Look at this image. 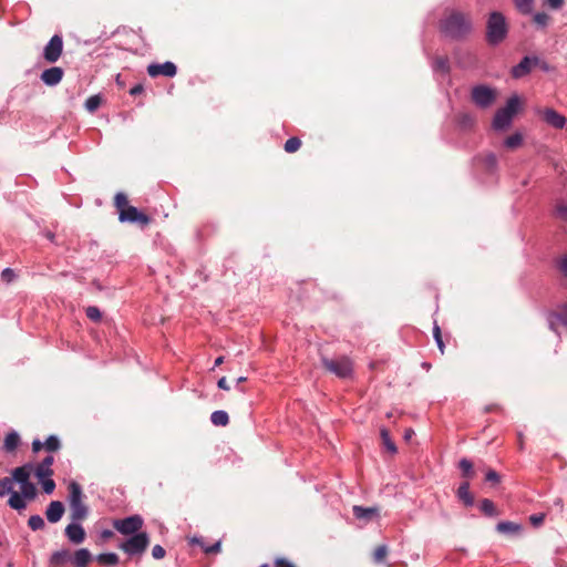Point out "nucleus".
Listing matches in <instances>:
<instances>
[{"mask_svg":"<svg viewBox=\"0 0 567 567\" xmlns=\"http://www.w3.org/2000/svg\"><path fill=\"white\" fill-rule=\"evenodd\" d=\"M533 20L534 22L536 23V25L538 28H546L548 25V22L550 20L549 16L545 12H536L534 16H533Z\"/></svg>","mask_w":567,"mask_h":567,"instance_id":"obj_40","label":"nucleus"},{"mask_svg":"<svg viewBox=\"0 0 567 567\" xmlns=\"http://www.w3.org/2000/svg\"><path fill=\"white\" fill-rule=\"evenodd\" d=\"M101 101L100 95H92L86 99L84 106L89 112L93 113L100 107Z\"/></svg>","mask_w":567,"mask_h":567,"instance_id":"obj_38","label":"nucleus"},{"mask_svg":"<svg viewBox=\"0 0 567 567\" xmlns=\"http://www.w3.org/2000/svg\"><path fill=\"white\" fill-rule=\"evenodd\" d=\"M529 520L533 526L537 527L544 522V515L543 514L532 515Z\"/></svg>","mask_w":567,"mask_h":567,"instance_id":"obj_56","label":"nucleus"},{"mask_svg":"<svg viewBox=\"0 0 567 567\" xmlns=\"http://www.w3.org/2000/svg\"><path fill=\"white\" fill-rule=\"evenodd\" d=\"M64 505L60 501H52L45 511V517L49 523H58L64 514Z\"/></svg>","mask_w":567,"mask_h":567,"instance_id":"obj_20","label":"nucleus"},{"mask_svg":"<svg viewBox=\"0 0 567 567\" xmlns=\"http://www.w3.org/2000/svg\"><path fill=\"white\" fill-rule=\"evenodd\" d=\"M508 34V25L503 13L493 11L486 22V41L489 45L496 47L502 43Z\"/></svg>","mask_w":567,"mask_h":567,"instance_id":"obj_2","label":"nucleus"},{"mask_svg":"<svg viewBox=\"0 0 567 567\" xmlns=\"http://www.w3.org/2000/svg\"><path fill=\"white\" fill-rule=\"evenodd\" d=\"M53 462L54 457L52 455H48L41 461V463L38 464L34 471V474L38 480L51 477L53 475V471L51 468Z\"/></svg>","mask_w":567,"mask_h":567,"instance_id":"obj_21","label":"nucleus"},{"mask_svg":"<svg viewBox=\"0 0 567 567\" xmlns=\"http://www.w3.org/2000/svg\"><path fill=\"white\" fill-rule=\"evenodd\" d=\"M520 106L519 97L517 95L511 96L504 107H501L496 111L492 126L495 131H505L507 130L516 113L518 112Z\"/></svg>","mask_w":567,"mask_h":567,"instance_id":"obj_4","label":"nucleus"},{"mask_svg":"<svg viewBox=\"0 0 567 567\" xmlns=\"http://www.w3.org/2000/svg\"><path fill=\"white\" fill-rule=\"evenodd\" d=\"M555 215L561 220L567 221V203H558L555 207Z\"/></svg>","mask_w":567,"mask_h":567,"instance_id":"obj_45","label":"nucleus"},{"mask_svg":"<svg viewBox=\"0 0 567 567\" xmlns=\"http://www.w3.org/2000/svg\"><path fill=\"white\" fill-rule=\"evenodd\" d=\"M12 493H17L13 491V480L8 476L0 478V497H4L7 495L10 497Z\"/></svg>","mask_w":567,"mask_h":567,"instance_id":"obj_33","label":"nucleus"},{"mask_svg":"<svg viewBox=\"0 0 567 567\" xmlns=\"http://www.w3.org/2000/svg\"><path fill=\"white\" fill-rule=\"evenodd\" d=\"M210 422L216 426H226L229 423L228 413L224 410L214 411L210 414Z\"/></svg>","mask_w":567,"mask_h":567,"instance_id":"obj_28","label":"nucleus"},{"mask_svg":"<svg viewBox=\"0 0 567 567\" xmlns=\"http://www.w3.org/2000/svg\"><path fill=\"white\" fill-rule=\"evenodd\" d=\"M475 123V118L473 117V115L468 114V113H463L458 116V124L463 127V128H471Z\"/></svg>","mask_w":567,"mask_h":567,"instance_id":"obj_42","label":"nucleus"},{"mask_svg":"<svg viewBox=\"0 0 567 567\" xmlns=\"http://www.w3.org/2000/svg\"><path fill=\"white\" fill-rule=\"evenodd\" d=\"M143 518L140 515H132L122 519H116L113 523L114 528L123 535H134L143 526Z\"/></svg>","mask_w":567,"mask_h":567,"instance_id":"obj_9","label":"nucleus"},{"mask_svg":"<svg viewBox=\"0 0 567 567\" xmlns=\"http://www.w3.org/2000/svg\"><path fill=\"white\" fill-rule=\"evenodd\" d=\"M92 559V555L87 548H80L75 550L72 556L71 563L74 567H86Z\"/></svg>","mask_w":567,"mask_h":567,"instance_id":"obj_23","label":"nucleus"},{"mask_svg":"<svg viewBox=\"0 0 567 567\" xmlns=\"http://www.w3.org/2000/svg\"><path fill=\"white\" fill-rule=\"evenodd\" d=\"M321 363L326 370L340 379L350 378L353 373L352 361L344 355L337 359L321 357Z\"/></svg>","mask_w":567,"mask_h":567,"instance_id":"obj_6","label":"nucleus"},{"mask_svg":"<svg viewBox=\"0 0 567 567\" xmlns=\"http://www.w3.org/2000/svg\"><path fill=\"white\" fill-rule=\"evenodd\" d=\"M274 564L276 567H296L295 564H292L286 558H276Z\"/></svg>","mask_w":567,"mask_h":567,"instance_id":"obj_53","label":"nucleus"},{"mask_svg":"<svg viewBox=\"0 0 567 567\" xmlns=\"http://www.w3.org/2000/svg\"><path fill=\"white\" fill-rule=\"evenodd\" d=\"M20 493H12L8 499V506L19 513L27 508L28 502H32L38 497V488L34 483L23 485Z\"/></svg>","mask_w":567,"mask_h":567,"instance_id":"obj_5","label":"nucleus"},{"mask_svg":"<svg viewBox=\"0 0 567 567\" xmlns=\"http://www.w3.org/2000/svg\"><path fill=\"white\" fill-rule=\"evenodd\" d=\"M547 321L549 329L557 334H559L557 324H561L567 330V302L559 305L555 311L550 312Z\"/></svg>","mask_w":567,"mask_h":567,"instance_id":"obj_13","label":"nucleus"},{"mask_svg":"<svg viewBox=\"0 0 567 567\" xmlns=\"http://www.w3.org/2000/svg\"><path fill=\"white\" fill-rule=\"evenodd\" d=\"M84 495L79 483L72 481L69 484L70 518L73 522H82L89 516V507L83 502Z\"/></svg>","mask_w":567,"mask_h":567,"instance_id":"obj_3","label":"nucleus"},{"mask_svg":"<svg viewBox=\"0 0 567 567\" xmlns=\"http://www.w3.org/2000/svg\"><path fill=\"white\" fill-rule=\"evenodd\" d=\"M43 235H44V237H45L47 239H49L51 243H53V241H54L55 235H54V233H52L51 230H45V231L43 233Z\"/></svg>","mask_w":567,"mask_h":567,"instance_id":"obj_62","label":"nucleus"},{"mask_svg":"<svg viewBox=\"0 0 567 567\" xmlns=\"http://www.w3.org/2000/svg\"><path fill=\"white\" fill-rule=\"evenodd\" d=\"M165 549L161 545H155L152 549V556L154 559H162L165 557Z\"/></svg>","mask_w":567,"mask_h":567,"instance_id":"obj_50","label":"nucleus"},{"mask_svg":"<svg viewBox=\"0 0 567 567\" xmlns=\"http://www.w3.org/2000/svg\"><path fill=\"white\" fill-rule=\"evenodd\" d=\"M118 219L121 223H133V224H142L147 225L150 223V217L138 210L134 206H127L120 212Z\"/></svg>","mask_w":567,"mask_h":567,"instance_id":"obj_12","label":"nucleus"},{"mask_svg":"<svg viewBox=\"0 0 567 567\" xmlns=\"http://www.w3.org/2000/svg\"><path fill=\"white\" fill-rule=\"evenodd\" d=\"M115 206L120 209V212L122 209H124L125 207L130 206L128 205V200H127V197L125 194L123 193H117L115 195Z\"/></svg>","mask_w":567,"mask_h":567,"instance_id":"obj_47","label":"nucleus"},{"mask_svg":"<svg viewBox=\"0 0 567 567\" xmlns=\"http://www.w3.org/2000/svg\"><path fill=\"white\" fill-rule=\"evenodd\" d=\"M540 63V59L536 55H526L520 62L514 65L511 70V75L514 79H522L532 72L534 66H537Z\"/></svg>","mask_w":567,"mask_h":567,"instance_id":"obj_11","label":"nucleus"},{"mask_svg":"<svg viewBox=\"0 0 567 567\" xmlns=\"http://www.w3.org/2000/svg\"><path fill=\"white\" fill-rule=\"evenodd\" d=\"M471 97L477 107L487 109L495 102L496 92L485 84H478L472 87Z\"/></svg>","mask_w":567,"mask_h":567,"instance_id":"obj_8","label":"nucleus"},{"mask_svg":"<svg viewBox=\"0 0 567 567\" xmlns=\"http://www.w3.org/2000/svg\"><path fill=\"white\" fill-rule=\"evenodd\" d=\"M28 526L30 527V529H32L33 532H37V530H40V529H43L44 526H45V523H44V519L42 518V516L40 515H31L28 519Z\"/></svg>","mask_w":567,"mask_h":567,"instance_id":"obj_36","label":"nucleus"},{"mask_svg":"<svg viewBox=\"0 0 567 567\" xmlns=\"http://www.w3.org/2000/svg\"><path fill=\"white\" fill-rule=\"evenodd\" d=\"M414 434L415 433H414V431L412 429H406L404 431V440L405 441H410Z\"/></svg>","mask_w":567,"mask_h":567,"instance_id":"obj_61","label":"nucleus"},{"mask_svg":"<svg viewBox=\"0 0 567 567\" xmlns=\"http://www.w3.org/2000/svg\"><path fill=\"white\" fill-rule=\"evenodd\" d=\"M538 65L542 68L543 71H545V72L549 71V65L547 62L540 60V63Z\"/></svg>","mask_w":567,"mask_h":567,"instance_id":"obj_63","label":"nucleus"},{"mask_svg":"<svg viewBox=\"0 0 567 567\" xmlns=\"http://www.w3.org/2000/svg\"><path fill=\"white\" fill-rule=\"evenodd\" d=\"M377 514L378 509L375 507H363L359 505L353 506V515L358 519L369 520Z\"/></svg>","mask_w":567,"mask_h":567,"instance_id":"obj_26","label":"nucleus"},{"mask_svg":"<svg viewBox=\"0 0 567 567\" xmlns=\"http://www.w3.org/2000/svg\"><path fill=\"white\" fill-rule=\"evenodd\" d=\"M32 468H33V466L30 463H27L22 466L16 467L11 473L12 474L11 480H13V483L19 484L20 488L23 485L30 484L31 483L30 476H31Z\"/></svg>","mask_w":567,"mask_h":567,"instance_id":"obj_18","label":"nucleus"},{"mask_svg":"<svg viewBox=\"0 0 567 567\" xmlns=\"http://www.w3.org/2000/svg\"><path fill=\"white\" fill-rule=\"evenodd\" d=\"M150 544V537L146 532H140L132 535L125 542L120 544V548L130 556L142 555Z\"/></svg>","mask_w":567,"mask_h":567,"instance_id":"obj_7","label":"nucleus"},{"mask_svg":"<svg viewBox=\"0 0 567 567\" xmlns=\"http://www.w3.org/2000/svg\"><path fill=\"white\" fill-rule=\"evenodd\" d=\"M224 361V357H218L216 360H215V363H214V367H218L223 363Z\"/></svg>","mask_w":567,"mask_h":567,"instance_id":"obj_64","label":"nucleus"},{"mask_svg":"<svg viewBox=\"0 0 567 567\" xmlns=\"http://www.w3.org/2000/svg\"><path fill=\"white\" fill-rule=\"evenodd\" d=\"M301 141L298 137H290L285 143V151L287 153H293L299 150Z\"/></svg>","mask_w":567,"mask_h":567,"instance_id":"obj_41","label":"nucleus"},{"mask_svg":"<svg viewBox=\"0 0 567 567\" xmlns=\"http://www.w3.org/2000/svg\"><path fill=\"white\" fill-rule=\"evenodd\" d=\"M86 317L93 321H97L101 319L102 313L100 309L95 306H90L85 310Z\"/></svg>","mask_w":567,"mask_h":567,"instance_id":"obj_46","label":"nucleus"},{"mask_svg":"<svg viewBox=\"0 0 567 567\" xmlns=\"http://www.w3.org/2000/svg\"><path fill=\"white\" fill-rule=\"evenodd\" d=\"M456 495H457L458 499L462 501L465 506L471 507L474 505V497L470 492V482L468 481L463 482L458 486Z\"/></svg>","mask_w":567,"mask_h":567,"instance_id":"obj_25","label":"nucleus"},{"mask_svg":"<svg viewBox=\"0 0 567 567\" xmlns=\"http://www.w3.org/2000/svg\"><path fill=\"white\" fill-rule=\"evenodd\" d=\"M516 8L523 14H529L533 10L534 0H514Z\"/></svg>","mask_w":567,"mask_h":567,"instance_id":"obj_37","label":"nucleus"},{"mask_svg":"<svg viewBox=\"0 0 567 567\" xmlns=\"http://www.w3.org/2000/svg\"><path fill=\"white\" fill-rule=\"evenodd\" d=\"M380 435H381V440H382V443H383L384 447L391 454H395L398 452V449H396L395 443L392 441V439L390 436V432L385 427H382L380 430Z\"/></svg>","mask_w":567,"mask_h":567,"instance_id":"obj_31","label":"nucleus"},{"mask_svg":"<svg viewBox=\"0 0 567 567\" xmlns=\"http://www.w3.org/2000/svg\"><path fill=\"white\" fill-rule=\"evenodd\" d=\"M189 544L197 545V546L202 547L203 550H204V547L208 546L205 544L203 537H199V536H193L192 538H189Z\"/></svg>","mask_w":567,"mask_h":567,"instance_id":"obj_55","label":"nucleus"},{"mask_svg":"<svg viewBox=\"0 0 567 567\" xmlns=\"http://www.w3.org/2000/svg\"><path fill=\"white\" fill-rule=\"evenodd\" d=\"M431 68L434 74H442L449 76L451 72L450 61L446 56H436L431 62Z\"/></svg>","mask_w":567,"mask_h":567,"instance_id":"obj_22","label":"nucleus"},{"mask_svg":"<svg viewBox=\"0 0 567 567\" xmlns=\"http://www.w3.org/2000/svg\"><path fill=\"white\" fill-rule=\"evenodd\" d=\"M20 442H21V440H20L19 433L16 431H11L10 433H8L6 435L3 449L7 452H13L18 449V446L20 445Z\"/></svg>","mask_w":567,"mask_h":567,"instance_id":"obj_27","label":"nucleus"},{"mask_svg":"<svg viewBox=\"0 0 567 567\" xmlns=\"http://www.w3.org/2000/svg\"><path fill=\"white\" fill-rule=\"evenodd\" d=\"M503 144L508 150H515L523 144V134L519 132H516V133L507 136L504 140Z\"/></svg>","mask_w":567,"mask_h":567,"instance_id":"obj_30","label":"nucleus"},{"mask_svg":"<svg viewBox=\"0 0 567 567\" xmlns=\"http://www.w3.org/2000/svg\"><path fill=\"white\" fill-rule=\"evenodd\" d=\"M147 73L152 78H156L158 75H164V76H167V78H173L177 73V68L171 61H166V62H164L162 64L152 63V64H150L147 66Z\"/></svg>","mask_w":567,"mask_h":567,"instance_id":"obj_14","label":"nucleus"},{"mask_svg":"<svg viewBox=\"0 0 567 567\" xmlns=\"http://www.w3.org/2000/svg\"><path fill=\"white\" fill-rule=\"evenodd\" d=\"M71 559L72 555L69 549L62 548L55 550L49 558V567H64Z\"/></svg>","mask_w":567,"mask_h":567,"instance_id":"obj_19","label":"nucleus"},{"mask_svg":"<svg viewBox=\"0 0 567 567\" xmlns=\"http://www.w3.org/2000/svg\"><path fill=\"white\" fill-rule=\"evenodd\" d=\"M433 337H434L437 348L440 349L441 353H443L445 346L442 340L441 329L436 323H434V327H433Z\"/></svg>","mask_w":567,"mask_h":567,"instance_id":"obj_44","label":"nucleus"},{"mask_svg":"<svg viewBox=\"0 0 567 567\" xmlns=\"http://www.w3.org/2000/svg\"><path fill=\"white\" fill-rule=\"evenodd\" d=\"M496 530L504 535H516L522 532V525L511 520H502L496 525Z\"/></svg>","mask_w":567,"mask_h":567,"instance_id":"obj_24","label":"nucleus"},{"mask_svg":"<svg viewBox=\"0 0 567 567\" xmlns=\"http://www.w3.org/2000/svg\"><path fill=\"white\" fill-rule=\"evenodd\" d=\"M64 535L72 544H82L85 539V530L81 522H71L64 529Z\"/></svg>","mask_w":567,"mask_h":567,"instance_id":"obj_15","label":"nucleus"},{"mask_svg":"<svg viewBox=\"0 0 567 567\" xmlns=\"http://www.w3.org/2000/svg\"><path fill=\"white\" fill-rule=\"evenodd\" d=\"M545 2L553 10H559L564 6V0H545Z\"/></svg>","mask_w":567,"mask_h":567,"instance_id":"obj_54","label":"nucleus"},{"mask_svg":"<svg viewBox=\"0 0 567 567\" xmlns=\"http://www.w3.org/2000/svg\"><path fill=\"white\" fill-rule=\"evenodd\" d=\"M63 74H64V72H63L62 68L52 66V68L45 69L41 73L40 79L45 85L55 86L62 81Z\"/></svg>","mask_w":567,"mask_h":567,"instance_id":"obj_17","label":"nucleus"},{"mask_svg":"<svg viewBox=\"0 0 567 567\" xmlns=\"http://www.w3.org/2000/svg\"><path fill=\"white\" fill-rule=\"evenodd\" d=\"M542 118L544 122H546L549 126L554 128H564L567 124V118L558 113L556 110L547 107L542 111Z\"/></svg>","mask_w":567,"mask_h":567,"instance_id":"obj_16","label":"nucleus"},{"mask_svg":"<svg viewBox=\"0 0 567 567\" xmlns=\"http://www.w3.org/2000/svg\"><path fill=\"white\" fill-rule=\"evenodd\" d=\"M458 468L462 472V476L468 481L474 475L473 463L467 458H462L458 462Z\"/></svg>","mask_w":567,"mask_h":567,"instance_id":"obj_34","label":"nucleus"},{"mask_svg":"<svg viewBox=\"0 0 567 567\" xmlns=\"http://www.w3.org/2000/svg\"><path fill=\"white\" fill-rule=\"evenodd\" d=\"M386 553H388L386 545H381V546L377 547V549L374 551V560L377 563H381V560L385 557Z\"/></svg>","mask_w":567,"mask_h":567,"instance_id":"obj_48","label":"nucleus"},{"mask_svg":"<svg viewBox=\"0 0 567 567\" xmlns=\"http://www.w3.org/2000/svg\"><path fill=\"white\" fill-rule=\"evenodd\" d=\"M481 161L486 172L494 174L497 171V157L495 154L488 153Z\"/></svg>","mask_w":567,"mask_h":567,"instance_id":"obj_29","label":"nucleus"},{"mask_svg":"<svg viewBox=\"0 0 567 567\" xmlns=\"http://www.w3.org/2000/svg\"><path fill=\"white\" fill-rule=\"evenodd\" d=\"M143 91H144L143 84L137 83L130 89V94L133 96H136V95L141 94Z\"/></svg>","mask_w":567,"mask_h":567,"instance_id":"obj_58","label":"nucleus"},{"mask_svg":"<svg viewBox=\"0 0 567 567\" xmlns=\"http://www.w3.org/2000/svg\"><path fill=\"white\" fill-rule=\"evenodd\" d=\"M96 560L105 566H116L120 558L115 553H102L96 556Z\"/></svg>","mask_w":567,"mask_h":567,"instance_id":"obj_32","label":"nucleus"},{"mask_svg":"<svg viewBox=\"0 0 567 567\" xmlns=\"http://www.w3.org/2000/svg\"><path fill=\"white\" fill-rule=\"evenodd\" d=\"M42 447H44V443H42L40 440H38V439H37V440H34V441L32 442V450H33V452H35V453H37V452H39Z\"/></svg>","mask_w":567,"mask_h":567,"instance_id":"obj_60","label":"nucleus"},{"mask_svg":"<svg viewBox=\"0 0 567 567\" xmlns=\"http://www.w3.org/2000/svg\"><path fill=\"white\" fill-rule=\"evenodd\" d=\"M220 545H221V542L217 540L216 543L208 545L207 547H204V553L205 554H217L220 551Z\"/></svg>","mask_w":567,"mask_h":567,"instance_id":"obj_51","label":"nucleus"},{"mask_svg":"<svg viewBox=\"0 0 567 567\" xmlns=\"http://www.w3.org/2000/svg\"><path fill=\"white\" fill-rule=\"evenodd\" d=\"M480 509L482 511L483 514L489 517L497 515L494 503L488 498H484L481 501Z\"/></svg>","mask_w":567,"mask_h":567,"instance_id":"obj_35","label":"nucleus"},{"mask_svg":"<svg viewBox=\"0 0 567 567\" xmlns=\"http://www.w3.org/2000/svg\"><path fill=\"white\" fill-rule=\"evenodd\" d=\"M485 480L487 482H491L493 484H497L499 481H501V476L498 475L497 472H495L494 470H489L487 473H486V476H485Z\"/></svg>","mask_w":567,"mask_h":567,"instance_id":"obj_52","label":"nucleus"},{"mask_svg":"<svg viewBox=\"0 0 567 567\" xmlns=\"http://www.w3.org/2000/svg\"><path fill=\"white\" fill-rule=\"evenodd\" d=\"M44 447L49 452H55L61 447L60 440L56 435H50L45 442Z\"/></svg>","mask_w":567,"mask_h":567,"instance_id":"obj_39","label":"nucleus"},{"mask_svg":"<svg viewBox=\"0 0 567 567\" xmlns=\"http://www.w3.org/2000/svg\"><path fill=\"white\" fill-rule=\"evenodd\" d=\"M39 481H40V483L42 485V489L45 494L50 495L53 493V491L55 488V482L51 477H44Z\"/></svg>","mask_w":567,"mask_h":567,"instance_id":"obj_43","label":"nucleus"},{"mask_svg":"<svg viewBox=\"0 0 567 567\" xmlns=\"http://www.w3.org/2000/svg\"><path fill=\"white\" fill-rule=\"evenodd\" d=\"M217 386L221 390H225V391H228L229 390V385L227 383V380L225 377L220 378L217 382Z\"/></svg>","mask_w":567,"mask_h":567,"instance_id":"obj_59","label":"nucleus"},{"mask_svg":"<svg viewBox=\"0 0 567 567\" xmlns=\"http://www.w3.org/2000/svg\"><path fill=\"white\" fill-rule=\"evenodd\" d=\"M559 270L567 278V254L564 255L559 261Z\"/></svg>","mask_w":567,"mask_h":567,"instance_id":"obj_57","label":"nucleus"},{"mask_svg":"<svg viewBox=\"0 0 567 567\" xmlns=\"http://www.w3.org/2000/svg\"><path fill=\"white\" fill-rule=\"evenodd\" d=\"M16 278V272L11 268H4L1 272V279L6 282H11Z\"/></svg>","mask_w":567,"mask_h":567,"instance_id":"obj_49","label":"nucleus"},{"mask_svg":"<svg viewBox=\"0 0 567 567\" xmlns=\"http://www.w3.org/2000/svg\"><path fill=\"white\" fill-rule=\"evenodd\" d=\"M440 31L447 39L461 41L471 33L472 20L467 14L453 10L440 21Z\"/></svg>","mask_w":567,"mask_h":567,"instance_id":"obj_1","label":"nucleus"},{"mask_svg":"<svg viewBox=\"0 0 567 567\" xmlns=\"http://www.w3.org/2000/svg\"><path fill=\"white\" fill-rule=\"evenodd\" d=\"M63 52V38L60 34H54L43 49V59L49 63H55Z\"/></svg>","mask_w":567,"mask_h":567,"instance_id":"obj_10","label":"nucleus"}]
</instances>
